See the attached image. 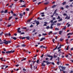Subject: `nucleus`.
I'll return each instance as SVG.
<instances>
[{
    "label": "nucleus",
    "instance_id": "nucleus-1",
    "mask_svg": "<svg viewBox=\"0 0 73 73\" xmlns=\"http://www.w3.org/2000/svg\"><path fill=\"white\" fill-rule=\"evenodd\" d=\"M3 41L4 42H1L0 43V45L1 44H5L6 45H7V44H8L9 43H11V41L9 40V41H7L5 39L3 40Z\"/></svg>",
    "mask_w": 73,
    "mask_h": 73
},
{
    "label": "nucleus",
    "instance_id": "nucleus-2",
    "mask_svg": "<svg viewBox=\"0 0 73 73\" xmlns=\"http://www.w3.org/2000/svg\"><path fill=\"white\" fill-rule=\"evenodd\" d=\"M15 50L12 51L11 50L10 51H6V54H9V53H12L15 52Z\"/></svg>",
    "mask_w": 73,
    "mask_h": 73
},
{
    "label": "nucleus",
    "instance_id": "nucleus-3",
    "mask_svg": "<svg viewBox=\"0 0 73 73\" xmlns=\"http://www.w3.org/2000/svg\"><path fill=\"white\" fill-rule=\"evenodd\" d=\"M40 15H41V16H42V17H44V16H45V15H44V12L40 13Z\"/></svg>",
    "mask_w": 73,
    "mask_h": 73
},
{
    "label": "nucleus",
    "instance_id": "nucleus-4",
    "mask_svg": "<svg viewBox=\"0 0 73 73\" xmlns=\"http://www.w3.org/2000/svg\"><path fill=\"white\" fill-rule=\"evenodd\" d=\"M46 62V61H43V63H42V66H45V64H44V62Z\"/></svg>",
    "mask_w": 73,
    "mask_h": 73
},
{
    "label": "nucleus",
    "instance_id": "nucleus-5",
    "mask_svg": "<svg viewBox=\"0 0 73 73\" xmlns=\"http://www.w3.org/2000/svg\"><path fill=\"white\" fill-rule=\"evenodd\" d=\"M20 18H22V17L23 16V13L19 14Z\"/></svg>",
    "mask_w": 73,
    "mask_h": 73
},
{
    "label": "nucleus",
    "instance_id": "nucleus-6",
    "mask_svg": "<svg viewBox=\"0 0 73 73\" xmlns=\"http://www.w3.org/2000/svg\"><path fill=\"white\" fill-rule=\"evenodd\" d=\"M61 68L62 69V70H65V69H66V67L64 66H61Z\"/></svg>",
    "mask_w": 73,
    "mask_h": 73
},
{
    "label": "nucleus",
    "instance_id": "nucleus-7",
    "mask_svg": "<svg viewBox=\"0 0 73 73\" xmlns=\"http://www.w3.org/2000/svg\"><path fill=\"white\" fill-rule=\"evenodd\" d=\"M45 38L42 37L40 39V41H42L43 40H45Z\"/></svg>",
    "mask_w": 73,
    "mask_h": 73
},
{
    "label": "nucleus",
    "instance_id": "nucleus-8",
    "mask_svg": "<svg viewBox=\"0 0 73 73\" xmlns=\"http://www.w3.org/2000/svg\"><path fill=\"white\" fill-rule=\"evenodd\" d=\"M26 38H27V40H30V36H26Z\"/></svg>",
    "mask_w": 73,
    "mask_h": 73
},
{
    "label": "nucleus",
    "instance_id": "nucleus-9",
    "mask_svg": "<svg viewBox=\"0 0 73 73\" xmlns=\"http://www.w3.org/2000/svg\"><path fill=\"white\" fill-rule=\"evenodd\" d=\"M36 25L37 26L39 24H40V22H39V21H37L36 22Z\"/></svg>",
    "mask_w": 73,
    "mask_h": 73
},
{
    "label": "nucleus",
    "instance_id": "nucleus-10",
    "mask_svg": "<svg viewBox=\"0 0 73 73\" xmlns=\"http://www.w3.org/2000/svg\"><path fill=\"white\" fill-rule=\"evenodd\" d=\"M32 66H33V64L31 63L30 64V68L31 69H32Z\"/></svg>",
    "mask_w": 73,
    "mask_h": 73
},
{
    "label": "nucleus",
    "instance_id": "nucleus-11",
    "mask_svg": "<svg viewBox=\"0 0 73 73\" xmlns=\"http://www.w3.org/2000/svg\"><path fill=\"white\" fill-rule=\"evenodd\" d=\"M62 31H59V35H61V34H62Z\"/></svg>",
    "mask_w": 73,
    "mask_h": 73
},
{
    "label": "nucleus",
    "instance_id": "nucleus-12",
    "mask_svg": "<svg viewBox=\"0 0 73 73\" xmlns=\"http://www.w3.org/2000/svg\"><path fill=\"white\" fill-rule=\"evenodd\" d=\"M46 63L47 64V65H49V64H51V62H48V61H47L46 62Z\"/></svg>",
    "mask_w": 73,
    "mask_h": 73
},
{
    "label": "nucleus",
    "instance_id": "nucleus-13",
    "mask_svg": "<svg viewBox=\"0 0 73 73\" xmlns=\"http://www.w3.org/2000/svg\"><path fill=\"white\" fill-rule=\"evenodd\" d=\"M11 38H13V40H17V38L15 37H12Z\"/></svg>",
    "mask_w": 73,
    "mask_h": 73
},
{
    "label": "nucleus",
    "instance_id": "nucleus-14",
    "mask_svg": "<svg viewBox=\"0 0 73 73\" xmlns=\"http://www.w3.org/2000/svg\"><path fill=\"white\" fill-rule=\"evenodd\" d=\"M32 20V19H30L28 20L27 21V23L31 22V20Z\"/></svg>",
    "mask_w": 73,
    "mask_h": 73
},
{
    "label": "nucleus",
    "instance_id": "nucleus-15",
    "mask_svg": "<svg viewBox=\"0 0 73 73\" xmlns=\"http://www.w3.org/2000/svg\"><path fill=\"white\" fill-rule=\"evenodd\" d=\"M62 46V45H61L60 44V46L57 49H60L61 48V46Z\"/></svg>",
    "mask_w": 73,
    "mask_h": 73
},
{
    "label": "nucleus",
    "instance_id": "nucleus-16",
    "mask_svg": "<svg viewBox=\"0 0 73 73\" xmlns=\"http://www.w3.org/2000/svg\"><path fill=\"white\" fill-rule=\"evenodd\" d=\"M55 54H56L55 53L54 54V58H57V56H56V55H55Z\"/></svg>",
    "mask_w": 73,
    "mask_h": 73
},
{
    "label": "nucleus",
    "instance_id": "nucleus-17",
    "mask_svg": "<svg viewBox=\"0 0 73 73\" xmlns=\"http://www.w3.org/2000/svg\"><path fill=\"white\" fill-rule=\"evenodd\" d=\"M21 46L22 47H25V46H26V45H25V44H23L21 45Z\"/></svg>",
    "mask_w": 73,
    "mask_h": 73
},
{
    "label": "nucleus",
    "instance_id": "nucleus-18",
    "mask_svg": "<svg viewBox=\"0 0 73 73\" xmlns=\"http://www.w3.org/2000/svg\"><path fill=\"white\" fill-rule=\"evenodd\" d=\"M56 7V5H54L53 6H52V8H55V7Z\"/></svg>",
    "mask_w": 73,
    "mask_h": 73
},
{
    "label": "nucleus",
    "instance_id": "nucleus-19",
    "mask_svg": "<svg viewBox=\"0 0 73 73\" xmlns=\"http://www.w3.org/2000/svg\"><path fill=\"white\" fill-rule=\"evenodd\" d=\"M60 63H61V62H57V64L58 65H59V64H60Z\"/></svg>",
    "mask_w": 73,
    "mask_h": 73
},
{
    "label": "nucleus",
    "instance_id": "nucleus-20",
    "mask_svg": "<svg viewBox=\"0 0 73 73\" xmlns=\"http://www.w3.org/2000/svg\"><path fill=\"white\" fill-rule=\"evenodd\" d=\"M66 17L65 18V19H70V17H68L67 15H66Z\"/></svg>",
    "mask_w": 73,
    "mask_h": 73
},
{
    "label": "nucleus",
    "instance_id": "nucleus-21",
    "mask_svg": "<svg viewBox=\"0 0 73 73\" xmlns=\"http://www.w3.org/2000/svg\"><path fill=\"white\" fill-rule=\"evenodd\" d=\"M66 26H65L64 27L62 28V29H64V30H65V29H66Z\"/></svg>",
    "mask_w": 73,
    "mask_h": 73
},
{
    "label": "nucleus",
    "instance_id": "nucleus-22",
    "mask_svg": "<svg viewBox=\"0 0 73 73\" xmlns=\"http://www.w3.org/2000/svg\"><path fill=\"white\" fill-rule=\"evenodd\" d=\"M69 49V45H68L67 46V48L66 49V50H68Z\"/></svg>",
    "mask_w": 73,
    "mask_h": 73
},
{
    "label": "nucleus",
    "instance_id": "nucleus-23",
    "mask_svg": "<svg viewBox=\"0 0 73 73\" xmlns=\"http://www.w3.org/2000/svg\"><path fill=\"white\" fill-rule=\"evenodd\" d=\"M47 55L48 57H51V56H50V55H48V54H47Z\"/></svg>",
    "mask_w": 73,
    "mask_h": 73
},
{
    "label": "nucleus",
    "instance_id": "nucleus-24",
    "mask_svg": "<svg viewBox=\"0 0 73 73\" xmlns=\"http://www.w3.org/2000/svg\"><path fill=\"white\" fill-rule=\"evenodd\" d=\"M17 32H18V33H21V31L19 30V31H18Z\"/></svg>",
    "mask_w": 73,
    "mask_h": 73
},
{
    "label": "nucleus",
    "instance_id": "nucleus-25",
    "mask_svg": "<svg viewBox=\"0 0 73 73\" xmlns=\"http://www.w3.org/2000/svg\"><path fill=\"white\" fill-rule=\"evenodd\" d=\"M26 59H27V58H24V59L21 60V61H24V60H26Z\"/></svg>",
    "mask_w": 73,
    "mask_h": 73
},
{
    "label": "nucleus",
    "instance_id": "nucleus-26",
    "mask_svg": "<svg viewBox=\"0 0 73 73\" xmlns=\"http://www.w3.org/2000/svg\"><path fill=\"white\" fill-rule=\"evenodd\" d=\"M57 46H56V48L53 49V50L54 51L55 50H56V49H57Z\"/></svg>",
    "mask_w": 73,
    "mask_h": 73
},
{
    "label": "nucleus",
    "instance_id": "nucleus-27",
    "mask_svg": "<svg viewBox=\"0 0 73 73\" xmlns=\"http://www.w3.org/2000/svg\"><path fill=\"white\" fill-rule=\"evenodd\" d=\"M57 46H56V48L53 49V50L54 51L55 50H56V49H57Z\"/></svg>",
    "mask_w": 73,
    "mask_h": 73
},
{
    "label": "nucleus",
    "instance_id": "nucleus-28",
    "mask_svg": "<svg viewBox=\"0 0 73 73\" xmlns=\"http://www.w3.org/2000/svg\"><path fill=\"white\" fill-rule=\"evenodd\" d=\"M57 46H56V48L53 49V50L54 51L55 50H56V49H57Z\"/></svg>",
    "mask_w": 73,
    "mask_h": 73
},
{
    "label": "nucleus",
    "instance_id": "nucleus-29",
    "mask_svg": "<svg viewBox=\"0 0 73 73\" xmlns=\"http://www.w3.org/2000/svg\"><path fill=\"white\" fill-rule=\"evenodd\" d=\"M53 57L52 56H51V58L50 59V60H52V59H53Z\"/></svg>",
    "mask_w": 73,
    "mask_h": 73
},
{
    "label": "nucleus",
    "instance_id": "nucleus-30",
    "mask_svg": "<svg viewBox=\"0 0 73 73\" xmlns=\"http://www.w3.org/2000/svg\"><path fill=\"white\" fill-rule=\"evenodd\" d=\"M42 35H43V36H46V35H47V34H46V33H45V34L43 33L42 34Z\"/></svg>",
    "mask_w": 73,
    "mask_h": 73
},
{
    "label": "nucleus",
    "instance_id": "nucleus-31",
    "mask_svg": "<svg viewBox=\"0 0 73 73\" xmlns=\"http://www.w3.org/2000/svg\"><path fill=\"white\" fill-rule=\"evenodd\" d=\"M55 30L56 31H58V30H59V29L57 28H56L55 29Z\"/></svg>",
    "mask_w": 73,
    "mask_h": 73
},
{
    "label": "nucleus",
    "instance_id": "nucleus-32",
    "mask_svg": "<svg viewBox=\"0 0 73 73\" xmlns=\"http://www.w3.org/2000/svg\"><path fill=\"white\" fill-rule=\"evenodd\" d=\"M50 28V27H49V26H47V27H46V29H49Z\"/></svg>",
    "mask_w": 73,
    "mask_h": 73
},
{
    "label": "nucleus",
    "instance_id": "nucleus-33",
    "mask_svg": "<svg viewBox=\"0 0 73 73\" xmlns=\"http://www.w3.org/2000/svg\"><path fill=\"white\" fill-rule=\"evenodd\" d=\"M22 29H27V27H23L22 28Z\"/></svg>",
    "mask_w": 73,
    "mask_h": 73
},
{
    "label": "nucleus",
    "instance_id": "nucleus-34",
    "mask_svg": "<svg viewBox=\"0 0 73 73\" xmlns=\"http://www.w3.org/2000/svg\"><path fill=\"white\" fill-rule=\"evenodd\" d=\"M7 11H8V10H5V11H4V13H7V12H8Z\"/></svg>",
    "mask_w": 73,
    "mask_h": 73
},
{
    "label": "nucleus",
    "instance_id": "nucleus-35",
    "mask_svg": "<svg viewBox=\"0 0 73 73\" xmlns=\"http://www.w3.org/2000/svg\"><path fill=\"white\" fill-rule=\"evenodd\" d=\"M66 2H64L63 3L62 5H65V4H66Z\"/></svg>",
    "mask_w": 73,
    "mask_h": 73
},
{
    "label": "nucleus",
    "instance_id": "nucleus-36",
    "mask_svg": "<svg viewBox=\"0 0 73 73\" xmlns=\"http://www.w3.org/2000/svg\"><path fill=\"white\" fill-rule=\"evenodd\" d=\"M26 6L25 5H23L22 6H21L20 7H25Z\"/></svg>",
    "mask_w": 73,
    "mask_h": 73
},
{
    "label": "nucleus",
    "instance_id": "nucleus-37",
    "mask_svg": "<svg viewBox=\"0 0 73 73\" xmlns=\"http://www.w3.org/2000/svg\"><path fill=\"white\" fill-rule=\"evenodd\" d=\"M24 34H25V33L23 32L22 33H21V35H24Z\"/></svg>",
    "mask_w": 73,
    "mask_h": 73
},
{
    "label": "nucleus",
    "instance_id": "nucleus-38",
    "mask_svg": "<svg viewBox=\"0 0 73 73\" xmlns=\"http://www.w3.org/2000/svg\"><path fill=\"white\" fill-rule=\"evenodd\" d=\"M0 59L1 60V61H2L3 60V57L0 58Z\"/></svg>",
    "mask_w": 73,
    "mask_h": 73
},
{
    "label": "nucleus",
    "instance_id": "nucleus-39",
    "mask_svg": "<svg viewBox=\"0 0 73 73\" xmlns=\"http://www.w3.org/2000/svg\"><path fill=\"white\" fill-rule=\"evenodd\" d=\"M57 26H60L61 25V24L60 23H58L57 24Z\"/></svg>",
    "mask_w": 73,
    "mask_h": 73
},
{
    "label": "nucleus",
    "instance_id": "nucleus-40",
    "mask_svg": "<svg viewBox=\"0 0 73 73\" xmlns=\"http://www.w3.org/2000/svg\"><path fill=\"white\" fill-rule=\"evenodd\" d=\"M25 38H26V37H23L22 38V39L23 40L24 39H25Z\"/></svg>",
    "mask_w": 73,
    "mask_h": 73
},
{
    "label": "nucleus",
    "instance_id": "nucleus-41",
    "mask_svg": "<svg viewBox=\"0 0 73 73\" xmlns=\"http://www.w3.org/2000/svg\"><path fill=\"white\" fill-rule=\"evenodd\" d=\"M13 16H17V15L16 14H13Z\"/></svg>",
    "mask_w": 73,
    "mask_h": 73
},
{
    "label": "nucleus",
    "instance_id": "nucleus-42",
    "mask_svg": "<svg viewBox=\"0 0 73 73\" xmlns=\"http://www.w3.org/2000/svg\"><path fill=\"white\" fill-rule=\"evenodd\" d=\"M62 71L63 73H66V71H64V70H62Z\"/></svg>",
    "mask_w": 73,
    "mask_h": 73
},
{
    "label": "nucleus",
    "instance_id": "nucleus-43",
    "mask_svg": "<svg viewBox=\"0 0 73 73\" xmlns=\"http://www.w3.org/2000/svg\"><path fill=\"white\" fill-rule=\"evenodd\" d=\"M3 33H4L3 32H2L0 34V36H1V35L3 34Z\"/></svg>",
    "mask_w": 73,
    "mask_h": 73
},
{
    "label": "nucleus",
    "instance_id": "nucleus-44",
    "mask_svg": "<svg viewBox=\"0 0 73 73\" xmlns=\"http://www.w3.org/2000/svg\"><path fill=\"white\" fill-rule=\"evenodd\" d=\"M20 45H18L17 46H16V48H19V47H20Z\"/></svg>",
    "mask_w": 73,
    "mask_h": 73
},
{
    "label": "nucleus",
    "instance_id": "nucleus-45",
    "mask_svg": "<svg viewBox=\"0 0 73 73\" xmlns=\"http://www.w3.org/2000/svg\"><path fill=\"white\" fill-rule=\"evenodd\" d=\"M12 25L11 24H10V25H8V27H11V26Z\"/></svg>",
    "mask_w": 73,
    "mask_h": 73
},
{
    "label": "nucleus",
    "instance_id": "nucleus-46",
    "mask_svg": "<svg viewBox=\"0 0 73 73\" xmlns=\"http://www.w3.org/2000/svg\"><path fill=\"white\" fill-rule=\"evenodd\" d=\"M21 29L20 28H18V29H17V31H20Z\"/></svg>",
    "mask_w": 73,
    "mask_h": 73
},
{
    "label": "nucleus",
    "instance_id": "nucleus-47",
    "mask_svg": "<svg viewBox=\"0 0 73 73\" xmlns=\"http://www.w3.org/2000/svg\"><path fill=\"white\" fill-rule=\"evenodd\" d=\"M8 35H9V36H11V33H9L8 34Z\"/></svg>",
    "mask_w": 73,
    "mask_h": 73
},
{
    "label": "nucleus",
    "instance_id": "nucleus-48",
    "mask_svg": "<svg viewBox=\"0 0 73 73\" xmlns=\"http://www.w3.org/2000/svg\"><path fill=\"white\" fill-rule=\"evenodd\" d=\"M5 35L6 36H7L8 35V34H5Z\"/></svg>",
    "mask_w": 73,
    "mask_h": 73
},
{
    "label": "nucleus",
    "instance_id": "nucleus-49",
    "mask_svg": "<svg viewBox=\"0 0 73 73\" xmlns=\"http://www.w3.org/2000/svg\"><path fill=\"white\" fill-rule=\"evenodd\" d=\"M38 62H39V60H37L36 61V63H37V64H38Z\"/></svg>",
    "mask_w": 73,
    "mask_h": 73
},
{
    "label": "nucleus",
    "instance_id": "nucleus-50",
    "mask_svg": "<svg viewBox=\"0 0 73 73\" xmlns=\"http://www.w3.org/2000/svg\"><path fill=\"white\" fill-rule=\"evenodd\" d=\"M66 8H69V6L68 5H66Z\"/></svg>",
    "mask_w": 73,
    "mask_h": 73
},
{
    "label": "nucleus",
    "instance_id": "nucleus-51",
    "mask_svg": "<svg viewBox=\"0 0 73 73\" xmlns=\"http://www.w3.org/2000/svg\"><path fill=\"white\" fill-rule=\"evenodd\" d=\"M48 2H47L46 3H44V4L46 5V4H48Z\"/></svg>",
    "mask_w": 73,
    "mask_h": 73
},
{
    "label": "nucleus",
    "instance_id": "nucleus-52",
    "mask_svg": "<svg viewBox=\"0 0 73 73\" xmlns=\"http://www.w3.org/2000/svg\"><path fill=\"white\" fill-rule=\"evenodd\" d=\"M62 19H60L58 20V21H62Z\"/></svg>",
    "mask_w": 73,
    "mask_h": 73
},
{
    "label": "nucleus",
    "instance_id": "nucleus-53",
    "mask_svg": "<svg viewBox=\"0 0 73 73\" xmlns=\"http://www.w3.org/2000/svg\"><path fill=\"white\" fill-rule=\"evenodd\" d=\"M66 15H66V13H64L63 14V16H66Z\"/></svg>",
    "mask_w": 73,
    "mask_h": 73
},
{
    "label": "nucleus",
    "instance_id": "nucleus-54",
    "mask_svg": "<svg viewBox=\"0 0 73 73\" xmlns=\"http://www.w3.org/2000/svg\"><path fill=\"white\" fill-rule=\"evenodd\" d=\"M33 27V26L32 25H31L30 26V28H32V27Z\"/></svg>",
    "mask_w": 73,
    "mask_h": 73
},
{
    "label": "nucleus",
    "instance_id": "nucleus-55",
    "mask_svg": "<svg viewBox=\"0 0 73 73\" xmlns=\"http://www.w3.org/2000/svg\"><path fill=\"white\" fill-rule=\"evenodd\" d=\"M19 66V65L18 64L15 65V66H16V67H17L18 66Z\"/></svg>",
    "mask_w": 73,
    "mask_h": 73
},
{
    "label": "nucleus",
    "instance_id": "nucleus-56",
    "mask_svg": "<svg viewBox=\"0 0 73 73\" xmlns=\"http://www.w3.org/2000/svg\"><path fill=\"white\" fill-rule=\"evenodd\" d=\"M43 56H44V54H42L41 56V57H42V58L43 57Z\"/></svg>",
    "mask_w": 73,
    "mask_h": 73
},
{
    "label": "nucleus",
    "instance_id": "nucleus-57",
    "mask_svg": "<svg viewBox=\"0 0 73 73\" xmlns=\"http://www.w3.org/2000/svg\"><path fill=\"white\" fill-rule=\"evenodd\" d=\"M11 13H12V14H13V11H11Z\"/></svg>",
    "mask_w": 73,
    "mask_h": 73
},
{
    "label": "nucleus",
    "instance_id": "nucleus-58",
    "mask_svg": "<svg viewBox=\"0 0 73 73\" xmlns=\"http://www.w3.org/2000/svg\"><path fill=\"white\" fill-rule=\"evenodd\" d=\"M2 53H3V54H5V52H4V51H3L2 52Z\"/></svg>",
    "mask_w": 73,
    "mask_h": 73
},
{
    "label": "nucleus",
    "instance_id": "nucleus-59",
    "mask_svg": "<svg viewBox=\"0 0 73 73\" xmlns=\"http://www.w3.org/2000/svg\"><path fill=\"white\" fill-rule=\"evenodd\" d=\"M70 61H71V62H72L73 63V60L71 59L70 60Z\"/></svg>",
    "mask_w": 73,
    "mask_h": 73
},
{
    "label": "nucleus",
    "instance_id": "nucleus-60",
    "mask_svg": "<svg viewBox=\"0 0 73 73\" xmlns=\"http://www.w3.org/2000/svg\"><path fill=\"white\" fill-rule=\"evenodd\" d=\"M44 24H46H46H48V23H47V22H44Z\"/></svg>",
    "mask_w": 73,
    "mask_h": 73
},
{
    "label": "nucleus",
    "instance_id": "nucleus-61",
    "mask_svg": "<svg viewBox=\"0 0 73 73\" xmlns=\"http://www.w3.org/2000/svg\"><path fill=\"white\" fill-rule=\"evenodd\" d=\"M70 26V24H68L67 27H69Z\"/></svg>",
    "mask_w": 73,
    "mask_h": 73
},
{
    "label": "nucleus",
    "instance_id": "nucleus-62",
    "mask_svg": "<svg viewBox=\"0 0 73 73\" xmlns=\"http://www.w3.org/2000/svg\"><path fill=\"white\" fill-rule=\"evenodd\" d=\"M35 32V29H34L33 31L32 32Z\"/></svg>",
    "mask_w": 73,
    "mask_h": 73
},
{
    "label": "nucleus",
    "instance_id": "nucleus-63",
    "mask_svg": "<svg viewBox=\"0 0 73 73\" xmlns=\"http://www.w3.org/2000/svg\"><path fill=\"white\" fill-rule=\"evenodd\" d=\"M53 27L52 26H50V29H53Z\"/></svg>",
    "mask_w": 73,
    "mask_h": 73
},
{
    "label": "nucleus",
    "instance_id": "nucleus-64",
    "mask_svg": "<svg viewBox=\"0 0 73 73\" xmlns=\"http://www.w3.org/2000/svg\"><path fill=\"white\" fill-rule=\"evenodd\" d=\"M3 50L4 51V52H6V49L5 48H4L3 49Z\"/></svg>",
    "mask_w": 73,
    "mask_h": 73
}]
</instances>
